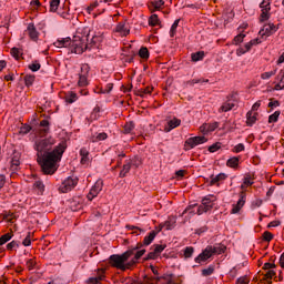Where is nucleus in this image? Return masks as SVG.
<instances>
[{
  "instance_id": "nucleus-14",
  "label": "nucleus",
  "mask_w": 284,
  "mask_h": 284,
  "mask_svg": "<svg viewBox=\"0 0 284 284\" xmlns=\"http://www.w3.org/2000/svg\"><path fill=\"white\" fill-rule=\"evenodd\" d=\"M48 132H50V122H48V120H42L39 126V134L40 136H45Z\"/></svg>"
},
{
  "instance_id": "nucleus-1",
  "label": "nucleus",
  "mask_w": 284,
  "mask_h": 284,
  "mask_svg": "<svg viewBox=\"0 0 284 284\" xmlns=\"http://www.w3.org/2000/svg\"><path fill=\"white\" fill-rule=\"evenodd\" d=\"M54 143L55 141L52 136L36 140L34 150L38 152V159L41 162L43 174H54L59 169L61 159H63V142H60L54 150H52Z\"/></svg>"
},
{
  "instance_id": "nucleus-6",
  "label": "nucleus",
  "mask_w": 284,
  "mask_h": 284,
  "mask_svg": "<svg viewBox=\"0 0 284 284\" xmlns=\"http://www.w3.org/2000/svg\"><path fill=\"white\" fill-rule=\"evenodd\" d=\"M214 256V252L212 251V245H207L201 254H199L195 258L194 262L197 264L205 263V261L212 258Z\"/></svg>"
},
{
  "instance_id": "nucleus-58",
  "label": "nucleus",
  "mask_w": 284,
  "mask_h": 284,
  "mask_svg": "<svg viewBox=\"0 0 284 284\" xmlns=\"http://www.w3.org/2000/svg\"><path fill=\"white\" fill-rule=\"evenodd\" d=\"M163 6H165V1H163V0H158V1L153 2V7L155 8V10L163 8Z\"/></svg>"
},
{
  "instance_id": "nucleus-42",
  "label": "nucleus",
  "mask_w": 284,
  "mask_h": 284,
  "mask_svg": "<svg viewBox=\"0 0 284 284\" xmlns=\"http://www.w3.org/2000/svg\"><path fill=\"white\" fill-rule=\"evenodd\" d=\"M155 258H159V253L154 250H152L145 257V261H154Z\"/></svg>"
},
{
  "instance_id": "nucleus-2",
  "label": "nucleus",
  "mask_w": 284,
  "mask_h": 284,
  "mask_svg": "<svg viewBox=\"0 0 284 284\" xmlns=\"http://www.w3.org/2000/svg\"><path fill=\"white\" fill-rule=\"evenodd\" d=\"M90 41V28L84 27L77 30L73 39H58L53 45L55 48H69V54H83L84 50H90L97 45V37H92Z\"/></svg>"
},
{
  "instance_id": "nucleus-26",
  "label": "nucleus",
  "mask_w": 284,
  "mask_h": 284,
  "mask_svg": "<svg viewBox=\"0 0 284 284\" xmlns=\"http://www.w3.org/2000/svg\"><path fill=\"white\" fill-rule=\"evenodd\" d=\"M246 123L250 128L256 123V114H253L252 111L246 114Z\"/></svg>"
},
{
  "instance_id": "nucleus-30",
  "label": "nucleus",
  "mask_w": 284,
  "mask_h": 284,
  "mask_svg": "<svg viewBox=\"0 0 284 284\" xmlns=\"http://www.w3.org/2000/svg\"><path fill=\"white\" fill-rule=\"evenodd\" d=\"M60 4L61 0H50V12H57V10H59Z\"/></svg>"
},
{
  "instance_id": "nucleus-44",
  "label": "nucleus",
  "mask_w": 284,
  "mask_h": 284,
  "mask_svg": "<svg viewBox=\"0 0 284 284\" xmlns=\"http://www.w3.org/2000/svg\"><path fill=\"white\" fill-rule=\"evenodd\" d=\"M128 227H129V230H131L133 232V234H136L138 236H139V234L145 232L143 229H140L139 226L129 225Z\"/></svg>"
},
{
  "instance_id": "nucleus-5",
  "label": "nucleus",
  "mask_w": 284,
  "mask_h": 284,
  "mask_svg": "<svg viewBox=\"0 0 284 284\" xmlns=\"http://www.w3.org/2000/svg\"><path fill=\"white\" fill-rule=\"evenodd\" d=\"M203 143H207V139L205 136H193L185 141L184 148L185 150H193V148H196V145H203Z\"/></svg>"
},
{
  "instance_id": "nucleus-19",
  "label": "nucleus",
  "mask_w": 284,
  "mask_h": 284,
  "mask_svg": "<svg viewBox=\"0 0 284 284\" xmlns=\"http://www.w3.org/2000/svg\"><path fill=\"white\" fill-rule=\"evenodd\" d=\"M103 278H105V271L100 270L98 272V276L90 277L89 281L87 282V284H97V283H99V281H103Z\"/></svg>"
},
{
  "instance_id": "nucleus-51",
  "label": "nucleus",
  "mask_w": 284,
  "mask_h": 284,
  "mask_svg": "<svg viewBox=\"0 0 284 284\" xmlns=\"http://www.w3.org/2000/svg\"><path fill=\"white\" fill-rule=\"evenodd\" d=\"M280 105H281V102H278V100H274V99L270 100L268 108H271V110H274V108H278Z\"/></svg>"
},
{
  "instance_id": "nucleus-46",
  "label": "nucleus",
  "mask_w": 284,
  "mask_h": 284,
  "mask_svg": "<svg viewBox=\"0 0 284 284\" xmlns=\"http://www.w3.org/2000/svg\"><path fill=\"white\" fill-rule=\"evenodd\" d=\"M132 130H134V122H128L124 125V134H130V132H132Z\"/></svg>"
},
{
  "instance_id": "nucleus-12",
  "label": "nucleus",
  "mask_w": 284,
  "mask_h": 284,
  "mask_svg": "<svg viewBox=\"0 0 284 284\" xmlns=\"http://www.w3.org/2000/svg\"><path fill=\"white\" fill-rule=\"evenodd\" d=\"M27 30L31 41H39V31H37L34 23H29Z\"/></svg>"
},
{
  "instance_id": "nucleus-64",
  "label": "nucleus",
  "mask_w": 284,
  "mask_h": 284,
  "mask_svg": "<svg viewBox=\"0 0 284 284\" xmlns=\"http://www.w3.org/2000/svg\"><path fill=\"white\" fill-rule=\"evenodd\" d=\"M143 94H152V88L146 87L144 90H141L140 97H143Z\"/></svg>"
},
{
  "instance_id": "nucleus-53",
  "label": "nucleus",
  "mask_w": 284,
  "mask_h": 284,
  "mask_svg": "<svg viewBox=\"0 0 284 284\" xmlns=\"http://www.w3.org/2000/svg\"><path fill=\"white\" fill-rule=\"evenodd\" d=\"M274 74H276V69L270 72L262 73V79L264 80L271 79V77H274Z\"/></svg>"
},
{
  "instance_id": "nucleus-43",
  "label": "nucleus",
  "mask_w": 284,
  "mask_h": 284,
  "mask_svg": "<svg viewBox=\"0 0 284 284\" xmlns=\"http://www.w3.org/2000/svg\"><path fill=\"white\" fill-rule=\"evenodd\" d=\"M32 234L28 233V235L26 236V239L22 241V245H24V247H30V245H32V239H31Z\"/></svg>"
},
{
  "instance_id": "nucleus-20",
  "label": "nucleus",
  "mask_w": 284,
  "mask_h": 284,
  "mask_svg": "<svg viewBox=\"0 0 284 284\" xmlns=\"http://www.w3.org/2000/svg\"><path fill=\"white\" fill-rule=\"evenodd\" d=\"M80 156H81V163L82 165H88L89 161H90V152L88 151V149L82 148L80 150Z\"/></svg>"
},
{
  "instance_id": "nucleus-8",
  "label": "nucleus",
  "mask_w": 284,
  "mask_h": 284,
  "mask_svg": "<svg viewBox=\"0 0 284 284\" xmlns=\"http://www.w3.org/2000/svg\"><path fill=\"white\" fill-rule=\"evenodd\" d=\"M277 31H278V27L270 22L263 26V28L260 30V34L261 37H272V34H274Z\"/></svg>"
},
{
  "instance_id": "nucleus-33",
  "label": "nucleus",
  "mask_w": 284,
  "mask_h": 284,
  "mask_svg": "<svg viewBox=\"0 0 284 284\" xmlns=\"http://www.w3.org/2000/svg\"><path fill=\"white\" fill-rule=\"evenodd\" d=\"M161 23V21L159 20V16L158 14H152L149 19V26L155 27L159 26Z\"/></svg>"
},
{
  "instance_id": "nucleus-22",
  "label": "nucleus",
  "mask_w": 284,
  "mask_h": 284,
  "mask_svg": "<svg viewBox=\"0 0 284 284\" xmlns=\"http://www.w3.org/2000/svg\"><path fill=\"white\" fill-rule=\"evenodd\" d=\"M160 231H151L149 235H146L143 240L144 245H150L154 239H156V234H159Z\"/></svg>"
},
{
  "instance_id": "nucleus-18",
  "label": "nucleus",
  "mask_w": 284,
  "mask_h": 284,
  "mask_svg": "<svg viewBox=\"0 0 284 284\" xmlns=\"http://www.w3.org/2000/svg\"><path fill=\"white\" fill-rule=\"evenodd\" d=\"M115 32L122 34V37H128V34H130V29L125 26V22H119Z\"/></svg>"
},
{
  "instance_id": "nucleus-40",
  "label": "nucleus",
  "mask_w": 284,
  "mask_h": 284,
  "mask_svg": "<svg viewBox=\"0 0 284 284\" xmlns=\"http://www.w3.org/2000/svg\"><path fill=\"white\" fill-rule=\"evenodd\" d=\"M180 19L175 20L170 29V37H174L176 34V28H179Z\"/></svg>"
},
{
  "instance_id": "nucleus-56",
  "label": "nucleus",
  "mask_w": 284,
  "mask_h": 284,
  "mask_svg": "<svg viewBox=\"0 0 284 284\" xmlns=\"http://www.w3.org/2000/svg\"><path fill=\"white\" fill-rule=\"evenodd\" d=\"M151 250H154L158 253V255L160 256L161 252H163V250H165V246H163V245H153Z\"/></svg>"
},
{
  "instance_id": "nucleus-39",
  "label": "nucleus",
  "mask_w": 284,
  "mask_h": 284,
  "mask_svg": "<svg viewBox=\"0 0 284 284\" xmlns=\"http://www.w3.org/2000/svg\"><path fill=\"white\" fill-rule=\"evenodd\" d=\"M29 70L31 72H39V70H41V63L34 61L33 63L29 64Z\"/></svg>"
},
{
  "instance_id": "nucleus-13",
  "label": "nucleus",
  "mask_w": 284,
  "mask_h": 284,
  "mask_svg": "<svg viewBox=\"0 0 284 284\" xmlns=\"http://www.w3.org/2000/svg\"><path fill=\"white\" fill-rule=\"evenodd\" d=\"M165 227L166 230H174L176 227V216H170L164 224L160 225L159 232H161Z\"/></svg>"
},
{
  "instance_id": "nucleus-48",
  "label": "nucleus",
  "mask_w": 284,
  "mask_h": 284,
  "mask_svg": "<svg viewBox=\"0 0 284 284\" xmlns=\"http://www.w3.org/2000/svg\"><path fill=\"white\" fill-rule=\"evenodd\" d=\"M245 151V144L243 143H239L233 148V152H235V154H239L240 152Z\"/></svg>"
},
{
  "instance_id": "nucleus-25",
  "label": "nucleus",
  "mask_w": 284,
  "mask_h": 284,
  "mask_svg": "<svg viewBox=\"0 0 284 284\" xmlns=\"http://www.w3.org/2000/svg\"><path fill=\"white\" fill-rule=\"evenodd\" d=\"M64 99L67 103H74L79 99V97L77 95V93L69 91L68 93H65Z\"/></svg>"
},
{
  "instance_id": "nucleus-36",
  "label": "nucleus",
  "mask_w": 284,
  "mask_h": 284,
  "mask_svg": "<svg viewBox=\"0 0 284 284\" xmlns=\"http://www.w3.org/2000/svg\"><path fill=\"white\" fill-rule=\"evenodd\" d=\"M280 116H281V111H275L273 114L268 116V123H276Z\"/></svg>"
},
{
  "instance_id": "nucleus-7",
  "label": "nucleus",
  "mask_w": 284,
  "mask_h": 284,
  "mask_svg": "<svg viewBox=\"0 0 284 284\" xmlns=\"http://www.w3.org/2000/svg\"><path fill=\"white\" fill-rule=\"evenodd\" d=\"M88 72H90V67L88 64H83L81 67V73L79 74L78 85L80 88H85L88 85Z\"/></svg>"
},
{
  "instance_id": "nucleus-47",
  "label": "nucleus",
  "mask_w": 284,
  "mask_h": 284,
  "mask_svg": "<svg viewBox=\"0 0 284 284\" xmlns=\"http://www.w3.org/2000/svg\"><path fill=\"white\" fill-rule=\"evenodd\" d=\"M126 161H130L131 168H132V165H133V168H139L141 165V158H139V156H135L134 159L126 160Z\"/></svg>"
},
{
  "instance_id": "nucleus-24",
  "label": "nucleus",
  "mask_w": 284,
  "mask_h": 284,
  "mask_svg": "<svg viewBox=\"0 0 284 284\" xmlns=\"http://www.w3.org/2000/svg\"><path fill=\"white\" fill-rule=\"evenodd\" d=\"M183 252L184 261H187V258L194 256V246H186Z\"/></svg>"
},
{
  "instance_id": "nucleus-10",
  "label": "nucleus",
  "mask_w": 284,
  "mask_h": 284,
  "mask_svg": "<svg viewBox=\"0 0 284 284\" xmlns=\"http://www.w3.org/2000/svg\"><path fill=\"white\" fill-rule=\"evenodd\" d=\"M260 8L262 10V13L260 16V21L263 23L264 21H268L270 17H272V13H270V10H272L271 4H263L260 3Z\"/></svg>"
},
{
  "instance_id": "nucleus-38",
  "label": "nucleus",
  "mask_w": 284,
  "mask_h": 284,
  "mask_svg": "<svg viewBox=\"0 0 284 284\" xmlns=\"http://www.w3.org/2000/svg\"><path fill=\"white\" fill-rule=\"evenodd\" d=\"M20 164L21 162L19 161V153H14V155L11 159V165L12 168L17 169Z\"/></svg>"
},
{
  "instance_id": "nucleus-27",
  "label": "nucleus",
  "mask_w": 284,
  "mask_h": 284,
  "mask_svg": "<svg viewBox=\"0 0 284 284\" xmlns=\"http://www.w3.org/2000/svg\"><path fill=\"white\" fill-rule=\"evenodd\" d=\"M239 161L237 156H233L226 161V165L227 168H239Z\"/></svg>"
},
{
  "instance_id": "nucleus-32",
  "label": "nucleus",
  "mask_w": 284,
  "mask_h": 284,
  "mask_svg": "<svg viewBox=\"0 0 284 284\" xmlns=\"http://www.w3.org/2000/svg\"><path fill=\"white\" fill-rule=\"evenodd\" d=\"M105 139H108V133L105 132H102V133H99L97 136H92V142L93 143H97L99 141H105Z\"/></svg>"
},
{
  "instance_id": "nucleus-52",
  "label": "nucleus",
  "mask_w": 284,
  "mask_h": 284,
  "mask_svg": "<svg viewBox=\"0 0 284 284\" xmlns=\"http://www.w3.org/2000/svg\"><path fill=\"white\" fill-rule=\"evenodd\" d=\"M195 207H196V204H193V205L187 206V207L183 211L182 216H183L184 214H187V212H190V214H192V216H194V209H195Z\"/></svg>"
},
{
  "instance_id": "nucleus-15",
  "label": "nucleus",
  "mask_w": 284,
  "mask_h": 284,
  "mask_svg": "<svg viewBox=\"0 0 284 284\" xmlns=\"http://www.w3.org/2000/svg\"><path fill=\"white\" fill-rule=\"evenodd\" d=\"M210 185H219L221 181H225L227 175L225 173H219L217 175H211Z\"/></svg>"
},
{
  "instance_id": "nucleus-41",
  "label": "nucleus",
  "mask_w": 284,
  "mask_h": 284,
  "mask_svg": "<svg viewBox=\"0 0 284 284\" xmlns=\"http://www.w3.org/2000/svg\"><path fill=\"white\" fill-rule=\"evenodd\" d=\"M11 240H12V234L7 233V234L2 235L0 237V245H6V243H8V241H11Z\"/></svg>"
},
{
  "instance_id": "nucleus-45",
  "label": "nucleus",
  "mask_w": 284,
  "mask_h": 284,
  "mask_svg": "<svg viewBox=\"0 0 284 284\" xmlns=\"http://www.w3.org/2000/svg\"><path fill=\"white\" fill-rule=\"evenodd\" d=\"M24 83H26L27 88H30L32 85V83H34V75H26Z\"/></svg>"
},
{
  "instance_id": "nucleus-50",
  "label": "nucleus",
  "mask_w": 284,
  "mask_h": 284,
  "mask_svg": "<svg viewBox=\"0 0 284 284\" xmlns=\"http://www.w3.org/2000/svg\"><path fill=\"white\" fill-rule=\"evenodd\" d=\"M32 130L31 125L24 124L20 128V134H28Z\"/></svg>"
},
{
  "instance_id": "nucleus-28",
  "label": "nucleus",
  "mask_w": 284,
  "mask_h": 284,
  "mask_svg": "<svg viewBox=\"0 0 284 284\" xmlns=\"http://www.w3.org/2000/svg\"><path fill=\"white\" fill-rule=\"evenodd\" d=\"M33 185L38 190L39 194H43V192H45V185L43 184V181L38 180Z\"/></svg>"
},
{
  "instance_id": "nucleus-29",
  "label": "nucleus",
  "mask_w": 284,
  "mask_h": 284,
  "mask_svg": "<svg viewBox=\"0 0 284 284\" xmlns=\"http://www.w3.org/2000/svg\"><path fill=\"white\" fill-rule=\"evenodd\" d=\"M225 250H226L225 245L217 244V245L212 246L213 255L214 254H223V252H225Z\"/></svg>"
},
{
  "instance_id": "nucleus-63",
  "label": "nucleus",
  "mask_w": 284,
  "mask_h": 284,
  "mask_svg": "<svg viewBox=\"0 0 284 284\" xmlns=\"http://www.w3.org/2000/svg\"><path fill=\"white\" fill-rule=\"evenodd\" d=\"M37 265V263H34V260H28L27 261V267L28 270H34V266Z\"/></svg>"
},
{
  "instance_id": "nucleus-61",
  "label": "nucleus",
  "mask_w": 284,
  "mask_h": 284,
  "mask_svg": "<svg viewBox=\"0 0 284 284\" xmlns=\"http://www.w3.org/2000/svg\"><path fill=\"white\" fill-rule=\"evenodd\" d=\"M14 247H19V243L17 241H12L11 243L7 244V250H14Z\"/></svg>"
},
{
  "instance_id": "nucleus-9",
  "label": "nucleus",
  "mask_w": 284,
  "mask_h": 284,
  "mask_svg": "<svg viewBox=\"0 0 284 284\" xmlns=\"http://www.w3.org/2000/svg\"><path fill=\"white\" fill-rule=\"evenodd\" d=\"M101 190H103V182L102 181L95 182L88 194V200L92 201L93 199H97Z\"/></svg>"
},
{
  "instance_id": "nucleus-34",
  "label": "nucleus",
  "mask_w": 284,
  "mask_h": 284,
  "mask_svg": "<svg viewBox=\"0 0 284 284\" xmlns=\"http://www.w3.org/2000/svg\"><path fill=\"white\" fill-rule=\"evenodd\" d=\"M274 276H276V272L275 271H267L266 274L264 275V281H266V283H272V280L274 278Z\"/></svg>"
},
{
  "instance_id": "nucleus-3",
  "label": "nucleus",
  "mask_w": 284,
  "mask_h": 284,
  "mask_svg": "<svg viewBox=\"0 0 284 284\" xmlns=\"http://www.w3.org/2000/svg\"><path fill=\"white\" fill-rule=\"evenodd\" d=\"M143 244H136L134 247L128 250L122 255H111L110 263L118 270H130L132 265H136V261L145 254V250H141ZM140 250V251H138Z\"/></svg>"
},
{
  "instance_id": "nucleus-4",
  "label": "nucleus",
  "mask_w": 284,
  "mask_h": 284,
  "mask_svg": "<svg viewBox=\"0 0 284 284\" xmlns=\"http://www.w3.org/2000/svg\"><path fill=\"white\" fill-rule=\"evenodd\" d=\"M79 183V179L69 176L59 186V192L68 193L71 192V190H74L77 187V184Z\"/></svg>"
},
{
  "instance_id": "nucleus-62",
  "label": "nucleus",
  "mask_w": 284,
  "mask_h": 284,
  "mask_svg": "<svg viewBox=\"0 0 284 284\" xmlns=\"http://www.w3.org/2000/svg\"><path fill=\"white\" fill-rule=\"evenodd\" d=\"M205 232H207V226H202L195 230V234H197L199 236H201V234H205Z\"/></svg>"
},
{
  "instance_id": "nucleus-35",
  "label": "nucleus",
  "mask_w": 284,
  "mask_h": 284,
  "mask_svg": "<svg viewBox=\"0 0 284 284\" xmlns=\"http://www.w3.org/2000/svg\"><path fill=\"white\" fill-rule=\"evenodd\" d=\"M214 265H210L207 268L202 270V276H212L214 274Z\"/></svg>"
},
{
  "instance_id": "nucleus-37",
  "label": "nucleus",
  "mask_w": 284,
  "mask_h": 284,
  "mask_svg": "<svg viewBox=\"0 0 284 284\" xmlns=\"http://www.w3.org/2000/svg\"><path fill=\"white\" fill-rule=\"evenodd\" d=\"M139 57H141V59H150V51H148V48L142 47L139 51Z\"/></svg>"
},
{
  "instance_id": "nucleus-55",
  "label": "nucleus",
  "mask_w": 284,
  "mask_h": 284,
  "mask_svg": "<svg viewBox=\"0 0 284 284\" xmlns=\"http://www.w3.org/2000/svg\"><path fill=\"white\" fill-rule=\"evenodd\" d=\"M243 39H245V34L244 33H240L239 36H236L234 38L235 44L239 45V43H243Z\"/></svg>"
},
{
  "instance_id": "nucleus-31",
  "label": "nucleus",
  "mask_w": 284,
  "mask_h": 284,
  "mask_svg": "<svg viewBox=\"0 0 284 284\" xmlns=\"http://www.w3.org/2000/svg\"><path fill=\"white\" fill-rule=\"evenodd\" d=\"M234 108V103L226 101L222 104L221 106V112H230V110H232Z\"/></svg>"
},
{
  "instance_id": "nucleus-11",
  "label": "nucleus",
  "mask_w": 284,
  "mask_h": 284,
  "mask_svg": "<svg viewBox=\"0 0 284 284\" xmlns=\"http://www.w3.org/2000/svg\"><path fill=\"white\" fill-rule=\"evenodd\" d=\"M245 199H246V194L245 192H242L240 194V200L237 201V203L233 204L231 214H239V212H241V210L243 209V205H245Z\"/></svg>"
},
{
  "instance_id": "nucleus-21",
  "label": "nucleus",
  "mask_w": 284,
  "mask_h": 284,
  "mask_svg": "<svg viewBox=\"0 0 284 284\" xmlns=\"http://www.w3.org/2000/svg\"><path fill=\"white\" fill-rule=\"evenodd\" d=\"M130 170H132V163H130V161L126 160L123 165V169L120 171V179H125Z\"/></svg>"
},
{
  "instance_id": "nucleus-60",
  "label": "nucleus",
  "mask_w": 284,
  "mask_h": 284,
  "mask_svg": "<svg viewBox=\"0 0 284 284\" xmlns=\"http://www.w3.org/2000/svg\"><path fill=\"white\" fill-rule=\"evenodd\" d=\"M11 54L14 57V59H19L21 57V51L17 48L11 49Z\"/></svg>"
},
{
  "instance_id": "nucleus-54",
  "label": "nucleus",
  "mask_w": 284,
  "mask_h": 284,
  "mask_svg": "<svg viewBox=\"0 0 284 284\" xmlns=\"http://www.w3.org/2000/svg\"><path fill=\"white\" fill-rule=\"evenodd\" d=\"M205 212H210V209H207L206 206H204L203 204H201V205L197 207V214H199V216H201V214H205Z\"/></svg>"
},
{
  "instance_id": "nucleus-16",
  "label": "nucleus",
  "mask_w": 284,
  "mask_h": 284,
  "mask_svg": "<svg viewBox=\"0 0 284 284\" xmlns=\"http://www.w3.org/2000/svg\"><path fill=\"white\" fill-rule=\"evenodd\" d=\"M216 201V197L214 195H207L204 199H202V204L210 211L212 207H214V202Z\"/></svg>"
},
{
  "instance_id": "nucleus-59",
  "label": "nucleus",
  "mask_w": 284,
  "mask_h": 284,
  "mask_svg": "<svg viewBox=\"0 0 284 284\" xmlns=\"http://www.w3.org/2000/svg\"><path fill=\"white\" fill-rule=\"evenodd\" d=\"M247 283H250V278H247V276H242L236 280V284H247Z\"/></svg>"
},
{
  "instance_id": "nucleus-17",
  "label": "nucleus",
  "mask_w": 284,
  "mask_h": 284,
  "mask_svg": "<svg viewBox=\"0 0 284 284\" xmlns=\"http://www.w3.org/2000/svg\"><path fill=\"white\" fill-rule=\"evenodd\" d=\"M179 125H181V120L174 118L168 122V125L164 128V132H172V130H174V128H179Z\"/></svg>"
},
{
  "instance_id": "nucleus-57",
  "label": "nucleus",
  "mask_w": 284,
  "mask_h": 284,
  "mask_svg": "<svg viewBox=\"0 0 284 284\" xmlns=\"http://www.w3.org/2000/svg\"><path fill=\"white\" fill-rule=\"evenodd\" d=\"M217 150H221V143H215V144L209 146V152L214 153V152H217Z\"/></svg>"
},
{
  "instance_id": "nucleus-23",
  "label": "nucleus",
  "mask_w": 284,
  "mask_h": 284,
  "mask_svg": "<svg viewBox=\"0 0 284 284\" xmlns=\"http://www.w3.org/2000/svg\"><path fill=\"white\" fill-rule=\"evenodd\" d=\"M191 59L194 63H197V61H203V59H205V51H197L192 53Z\"/></svg>"
},
{
  "instance_id": "nucleus-49",
  "label": "nucleus",
  "mask_w": 284,
  "mask_h": 284,
  "mask_svg": "<svg viewBox=\"0 0 284 284\" xmlns=\"http://www.w3.org/2000/svg\"><path fill=\"white\" fill-rule=\"evenodd\" d=\"M272 239H274V234H272L270 231H265L263 233V240L266 241L267 243H270Z\"/></svg>"
}]
</instances>
